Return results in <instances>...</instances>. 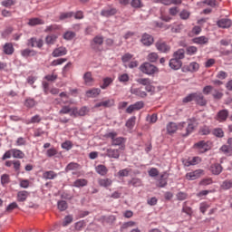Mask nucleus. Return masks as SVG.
Returning <instances> with one entry per match:
<instances>
[{"label":"nucleus","instance_id":"nucleus-1","mask_svg":"<svg viewBox=\"0 0 232 232\" xmlns=\"http://www.w3.org/2000/svg\"><path fill=\"white\" fill-rule=\"evenodd\" d=\"M179 129L182 131V137H188V135H191V133L195 131V124L193 121H191V120H189L188 122H180L179 124Z\"/></svg>","mask_w":232,"mask_h":232},{"label":"nucleus","instance_id":"nucleus-2","mask_svg":"<svg viewBox=\"0 0 232 232\" xmlns=\"http://www.w3.org/2000/svg\"><path fill=\"white\" fill-rule=\"evenodd\" d=\"M140 72L142 73H145L146 75H154V73H157L159 72V69L157 66L150 63H144L140 66Z\"/></svg>","mask_w":232,"mask_h":232},{"label":"nucleus","instance_id":"nucleus-3","mask_svg":"<svg viewBox=\"0 0 232 232\" xmlns=\"http://www.w3.org/2000/svg\"><path fill=\"white\" fill-rule=\"evenodd\" d=\"M117 14V8L113 6L104 7L101 11L102 17H113V15Z\"/></svg>","mask_w":232,"mask_h":232},{"label":"nucleus","instance_id":"nucleus-4","mask_svg":"<svg viewBox=\"0 0 232 232\" xmlns=\"http://www.w3.org/2000/svg\"><path fill=\"white\" fill-rule=\"evenodd\" d=\"M194 102L198 106L208 105V100H206V97H204V94H202V92H195Z\"/></svg>","mask_w":232,"mask_h":232},{"label":"nucleus","instance_id":"nucleus-5","mask_svg":"<svg viewBox=\"0 0 232 232\" xmlns=\"http://www.w3.org/2000/svg\"><path fill=\"white\" fill-rule=\"evenodd\" d=\"M111 146H119V150L121 151H124L126 150V138L118 137L113 141H111Z\"/></svg>","mask_w":232,"mask_h":232},{"label":"nucleus","instance_id":"nucleus-6","mask_svg":"<svg viewBox=\"0 0 232 232\" xmlns=\"http://www.w3.org/2000/svg\"><path fill=\"white\" fill-rule=\"evenodd\" d=\"M157 50L161 53H169L171 47L166 42L159 41L155 44Z\"/></svg>","mask_w":232,"mask_h":232},{"label":"nucleus","instance_id":"nucleus-7","mask_svg":"<svg viewBox=\"0 0 232 232\" xmlns=\"http://www.w3.org/2000/svg\"><path fill=\"white\" fill-rule=\"evenodd\" d=\"M198 68L200 65L197 62H192L188 65H185L182 67V72H191V73H195V72H198Z\"/></svg>","mask_w":232,"mask_h":232},{"label":"nucleus","instance_id":"nucleus-8","mask_svg":"<svg viewBox=\"0 0 232 232\" xmlns=\"http://www.w3.org/2000/svg\"><path fill=\"white\" fill-rule=\"evenodd\" d=\"M228 117H229V111H227V109H223L217 113L216 120H218V122H226Z\"/></svg>","mask_w":232,"mask_h":232},{"label":"nucleus","instance_id":"nucleus-9","mask_svg":"<svg viewBox=\"0 0 232 232\" xmlns=\"http://www.w3.org/2000/svg\"><path fill=\"white\" fill-rule=\"evenodd\" d=\"M154 39L153 36H151L150 34L145 33L142 34L141 39H140V43H142V44L144 46H151V44H153L154 43Z\"/></svg>","mask_w":232,"mask_h":232},{"label":"nucleus","instance_id":"nucleus-10","mask_svg":"<svg viewBox=\"0 0 232 232\" xmlns=\"http://www.w3.org/2000/svg\"><path fill=\"white\" fill-rule=\"evenodd\" d=\"M204 173L202 169H197L192 172H188L186 175L187 180H197V179H200V176Z\"/></svg>","mask_w":232,"mask_h":232},{"label":"nucleus","instance_id":"nucleus-11","mask_svg":"<svg viewBox=\"0 0 232 232\" xmlns=\"http://www.w3.org/2000/svg\"><path fill=\"white\" fill-rule=\"evenodd\" d=\"M43 44H44L43 39L33 37L28 41V46H31L32 48H43Z\"/></svg>","mask_w":232,"mask_h":232},{"label":"nucleus","instance_id":"nucleus-12","mask_svg":"<svg viewBox=\"0 0 232 232\" xmlns=\"http://www.w3.org/2000/svg\"><path fill=\"white\" fill-rule=\"evenodd\" d=\"M168 173L164 172L160 176L158 179V184H156L157 188H166L168 186Z\"/></svg>","mask_w":232,"mask_h":232},{"label":"nucleus","instance_id":"nucleus-13","mask_svg":"<svg viewBox=\"0 0 232 232\" xmlns=\"http://www.w3.org/2000/svg\"><path fill=\"white\" fill-rule=\"evenodd\" d=\"M106 155L109 159H119L121 157V150L119 149H107Z\"/></svg>","mask_w":232,"mask_h":232},{"label":"nucleus","instance_id":"nucleus-14","mask_svg":"<svg viewBox=\"0 0 232 232\" xmlns=\"http://www.w3.org/2000/svg\"><path fill=\"white\" fill-rule=\"evenodd\" d=\"M169 66L171 70H180L182 68V61L172 58L169 60Z\"/></svg>","mask_w":232,"mask_h":232},{"label":"nucleus","instance_id":"nucleus-15","mask_svg":"<svg viewBox=\"0 0 232 232\" xmlns=\"http://www.w3.org/2000/svg\"><path fill=\"white\" fill-rule=\"evenodd\" d=\"M194 148H196V150H198L200 153H206V151H208V143L204 140H200L194 144Z\"/></svg>","mask_w":232,"mask_h":232},{"label":"nucleus","instance_id":"nucleus-16","mask_svg":"<svg viewBox=\"0 0 232 232\" xmlns=\"http://www.w3.org/2000/svg\"><path fill=\"white\" fill-rule=\"evenodd\" d=\"M222 165L219 163H214L209 168V171L212 173V175H220L222 173Z\"/></svg>","mask_w":232,"mask_h":232},{"label":"nucleus","instance_id":"nucleus-17","mask_svg":"<svg viewBox=\"0 0 232 232\" xmlns=\"http://www.w3.org/2000/svg\"><path fill=\"white\" fill-rule=\"evenodd\" d=\"M217 24L219 28H231L232 22L231 19L222 18L218 21Z\"/></svg>","mask_w":232,"mask_h":232},{"label":"nucleus","instance_id":"nucleus-18","mask_svg":"<svg viewBox=\"0 0 232 232\" xmlns=\"http://www.w3.org/2000/svg\"><path fill=\"white\" fill-rule=\"evenodd\" d=\"M136 226H137L136 222H134V221H128V222L123 223L121 226L120 231L121 232H128L130 227H136Z\"/></svg>","mask_w":232,"mask_h":232},{"label":"nucleus","instance_id":"nucleus-19","mask_svg":"<svg viewBox=\"0 0 232 232\" xmlns=\"http://www.w3.org/2000/svg\"><path fill=\"white\" fill-rule=\"evenodd\" d=\"M129 188H140L142 187V179L139 178H132L130 180L128 181Z\"/></svg>","mask_w":232,"mask_h":232},{"label":"nucleus","instance_id":"nucleus-20","mask_svg":"<svg viewBox=\"0 0 232 232\" xmlns=\"http://www.w3.org/2000/svg\"><path fill=\"white\" fill-rule=\"evenodd\" d=\"M68 53V50L65 47H59L53 50V57H63V55H66Z\"/></svg>","mask_w":232,"mask_h":232},{"label":"nucleus","instance_id":"nucleus-21","mask_svg":"<svg viewBox=\"0 0 232 232\" xmlns=\"http://www.w3.org/2000/svg\"><path fill=\"white\" fill-rule=\"evenodd\" d=\"M83 81L86 86L93 85V76L92 75V72H87L83 74Z\"/></svg>","mask_w":232,"mask_h":232},{"label":"nucleus","instance_id":"nucleus-22","mask_svg":"<svg viewBox=\"0 0 232 232\" xmlns=\"http://www.w3.org/2000/svg\"><path fill=\"white\" fill-rule=\"evenodd\" d=\"M3 50L5 55H12L14 52H15V49L14 48V44H12V43L5 44Z\"/></svg>","mask_w":232,"mask_h":232},{"label":"nucleus","instance_id":"nucleus-23","mask_svg":"<svg viewBox=\"0 0 232 232\" xmlns=\"http://www.w3.org/2000/svg\"><path fill=\"white\" fill-rule=\"evenodd\" d=\"M30 197V192L26 190H21L17 193V200L18 202H24Z\"/></svg>","mask_w":232,"mask_h":232},{"label":"nucleus","instance_id":"nucleus-24","mask_svg":"<svg viewBox=\"0 0 232 232\" xmlns=\"http://www.w3.org/2000/svg\"><path fill=\"white\" fill-rule=\"evenodd\" d=\"M43 179L45 180H53V179H57V173L53 170H47L44 172Z\"/></svg>","mask_w":232,"mask_h":232},{"label":"nucleus","instance_id":"nucleus-25","mask_svg":"<svg viewBox=\"0 0 232 232\" xmlns=\"http://www.w3.org/2000/svg\"><path fill=\"white\" fill-rule=\"evenodd\" d=\"M130 92L132 93V95H136L137 97H140L141 99H144V97L148 96V93L140 90V88H133L130 90Z\"/></svg>","mask_w":232,"mask_h":232},{"label":"nucleus","instance_id":"nucleus-26","mask_svg":"<svg viewBox=\"0 0 232 232\" xmlns=\"http://www.w3.org/2000/svg\"><path fill=\"white\" fill-rule=\"evenodd\" d=\"M101 95V89L93 88L86 92V96L91 98L99 97Z\"/></svg>","mask_w":232,"mask_h":232},{"label":"nucleus","instance_id":"nucleus-27","mask_svg":"<svg viewBox=\"0 0 232 232\" xmlns=\"http://www.w3.org/2000/svg\"><path fill=\"white\" fill-rule=\"evenodd\" d=\"M195 44H208L209 43V38L206 36H198L193 39Z\"/></svg>","mask_w":232,"mask_h":232},{"label":"nucleus","instance_id":"nucleus-28","mask_svg":"<svg viewBox=\"0 0 232 232\" xmlns=\"http://www.w3.org/2000/svg\"><path fill=\"white\" fill-rule=\"evenodd\" d=\"M99 186L102 188H110L111 184H113V181L111 179H101L98 180Z\"/></svg>","mask_w":232,"mask_h":232},{"label":"nucleus","instance_id":"nucleus-29","mask_svg":"<svg viewBox=\"0 0 232 232\" xmlns=\"http://www.w3.org/2000/svg\"><path fill=\"white\" fill-rule=\"evenodd\" d=\"M173 57L178 61H182V59L186 57V51H184V49H179L178 51L174 52Z\"/></svg>","mask_w":232,"mask_h":232},{"label":"nucleus","instance_id":"nucleus-30","mask_svg":"<svg viewBox=\"0 0 232 232\" xmlns=\"http://www.w3.org/2000/svg\"><path fill=\"white\" fill-rule=\"evenodd\" d=\"M74 188H84V186H88V180L85 179H78L73 182Z\"/></svg>","mask_w":232,"mask_h":232},{"label":"nucleus","instance_id":"nucleus-31","mask_svg":"<svg viewBox=\"0 0 232 232\" xmlns=\"http://www.w3.org/2000/svg\"><path fill=\"white\" fill-rule=\"evenodd\" d=\"M95 169H96V173H98V175H101L102 177H104V175L108 173V169L104 165H98L95 168Z\"/></svg>","mask_w":232,"mask_h":232},{"label":"nucleus","instance_id":"nucleus-32","mask_svg":"<svg viewBox=\"0 0 232 232\" xmlns=\"http://www.w3.org/2000/svg\"><path fill=\"white\" fill-rule=\"evenodd\" d=\"M11 151L14 159H24V152H23L21 150L12 149Z\"/></svg>","mask_w":232,"mask_h":232},{"label":"nucleus","instance_id":"nucleus-33","mask_svg":"<svg viewBox=\"0 0 232 232\" xmlns=\"http://www.w3.org/2000/svg\"><path fill=\"white\" fill-rule=\"evenodd\" d=\"M178 130H179V126H177V123H175V122H169L167 125V131L169 134L175 133V131H177Z\"/></svg>","mask_w":232,"mask_h":232},{"label":"nucleus","instance_id":"nucleus-34","mask_svg":"<svg viewBox=\"0 0 232 232\" xmlns=\"http://www.w3.org/2000/svg\"><path fill=\"white\" fill-rule=\"evenodd\" d=\"M212 135L218 137V139H222L224 137V130L222 128H215L212 130Z\"/></svg>","mask_w":232,"mask_h":232},{"label":"nucleus","instance_id":"nucleus-35","mask_svg":"<svg viewBox=\"0 0 232 232\" xmlns=\"http://www.w3.org/2000/svg\"><path fill=\"white\" fill-rule=\"evenodd\" d=\"M29 26H37V24H44V21L40 18H31L28 22Z\"/></svg>","mask_w":232,"mask_h":232},{"label":"nucleus","instance_id":"nucleus-36","mask_svg":"<svg viewBox=\"0 0 232 232\" xmlns=\"http://www.w3.org/2000/svg\"><path fill=\"white\" fill-rule=\"evenodd\" d=\"M220 151H222L224 155H232V147L229 145H223L220 148Z\"/></svg>","mask_w":232,"mask_h":232},{"label":"nucleus","instance_id":"nucleus-37","mask_svg":"<svg viewBox=\"0 0 232 232\" xmlns=\"http://www.w3.org/2000/svg\"><path fill=\"white\" fill-rule=\"evenodd\" d=\"M232 188V179H226L222 182L221 184V188L222 189H231Z\"/></svg>","mask_w":232,"mask_h":232},{"label":"nucleus","instance_id":"nucleus-38","mask_svg":"<svg viewBox=\"0 0 232 232\" xmlns=\"http://www.w3.org/2000/svg\"><path fill=\"white\" fill-rule=\"evenodd\" d=\"M57 206L60 211H66L68 209V203L64 200L58 201Z\"/></svg>","mask_w":232,"mask_h":232},{"label":"nucleus","instance_id":"nucleus-39","mask_svg":"<svg viewBox=\"0 0 232 232\" xmlns=\"http://www.w3.org/2000/svg\"><path fill=\"white\" fill-rule=\"evenodd\" d=\"M55 41H57V36L55 34L48 35L45 38L46 44H55Z\"/></svg>","mask_w":232,"mask_h":232},{"label":"nucleus","instance_id":"nucleus-40","mask_svg":"<svg viewBox=\"0 0 232 232\" xmlns=\"http://www.w3.org/2000/svg\"><path fill=\"white\" fill-rule=\"evenodd\" d=\"M72 111V107L69 105H64L62 107V109L59 111V115H68Z\"/></svg>","mask_w":232,"mask_h":232},{"label":"nucleus","instance_id":"nucleus-41","mask_svg":"<svg viewBox=\"0 0 232 232\" xmlns=\"http://www.w3.org/2000/svg\"><path fill=\"white\" fill-rule=\"evenodd\" d=\"M187 55H195L198 49L196 46L190 45L186 48Z\"/></svg>","mask_w":232,"mask_h":232},{"label":"nucleus","instance_id":"nucleus-42","mask_svg":"<svg viewBox=\"0 0 232 232\" xmlns=\"http://www.w3.org/2000/svg\"><path fill=\"white\" fill-rule=\"evenodd\" d=\"M137 82L142 86H148L149 84H151V80L150 78H139Z\"/></svg>","mask_w":232,"mask_h":232},{"label":"nucleus","instance_id":"nucleus-43","mask_svg":"<svg viewBox=\"0 0 232 232\" xmlns=\"http://www.w3.org/2000/svg\"><path fill=\"white\" fill-rule=\"evenodd\" d=\"M113 82V80L110 77L103 79V83L101 85L102 90H106L110 84Z\"/></svg>","mask_w":232,"mask_h":232},{"label":"nucleus","instance_id":"nucleus-44","mask_svg":"<svg viewBox=\"0 0 232 232\" xmlns=\"http://www.w3.org/2000/svg\"><path fill=\"white\" fill-rule=\"evenodd\" d=\"M35 104H37V102L33 98H27L24 102V106H26V108H34Z\"/></svg>","mask_w":232,"mask_h":232},{"label":"nucleus","instance_id":"nucleus-45","mask_svg":"<svg viewBox=\"0 0 232 232\" xmlns=\"http://www.w3.org/2000/svg\"><path fill=\"white\" fill-rule=\"evenodd\" d=\"M189 15H191V13H189L188 10H182L179 13V17L183 21H188V19H189Z\"/></svg>","mask_w":232,"mask_h":232},{"label":"nucleus","instance_id":"nucleus-46","mask_svg":"<svg viewBox=\"0 0 232 232\" xmlns=\"http://www.w3.org/2000/svg\"><path fill=\"white\" fill-rule=\"evenodd\" d=\"M46 157L52 159V157H55L57 155V150L55 148L48 149L45 152Z\"/></svg>","mask_w":232,"mask_h":232},{"label":"nucleus","instance_id":"nucleus-47","mask_svg":"<svg viewBox=\"0 0 232 232\" xmlns=\"http://www.w3.org/2000/svg\"><path fill=\"white\" fill-rule=\"evenodd\" d=\"M78 168H79V164L71 162L66 166L65 171L66 173H68V171H73V169H77Z\"/></svg>","mask_w":232,"mask_h":232},{"label":"nucleus","instance_id":"nucleus-48","mask_svg":"<svg viewBox=\"0 0 232 232\" xmlns=\"http://www.w3.org/2000/svg\"><path fill=\"white\" fill-rule=\"evenodd\" d=\"M200 162H202V159H200V157H194L188 160V166H196V164H200Z\"/></svg>","mask_w":232,"mask_h":232},{"label":"nucleus","instance_id":"nucleus-49","mask_svg":"<svg viewBox=\"0 0 232 232\" xmlns=\"http://www.w3.org/2000/svg\"><path fill=\"white\" fill-rule=\"evenodd\" d=\"M137 120V118L135 116L130 118L125 126H127L130 130H131L133 128V126H135V121Z\"/></svg>","mask_w":232,"mask_h":232},{"label":"nucleus","instance_id":"nucleus-50","mask_svg":"<svg viewBox=\"0 0 232 232\" xmlns=\"http://www.w3.org/2000/svg\"><path fill=\"white\" fill-rule=\"evenodd\" d=\"M176 198H177V200H180V201L186 200V198H188V193L179 191L176 194Z\"/></svg>","mask_w":232,"mask_h":232},{"label":"nucleus","instance_id":"nucleus-51","mask_svg":"<svg viewBox=\"0 0 232 232\" xmlns=\"http://www.w3.org/2000/svg\"><path fill=\"white\" fill-rule=\"evenodd\" d=\"M195 101V92H192L188 95H187L185 98H183L182 102L188 103Z\"/></svg>","mask_w":232,"mask_h":232},{"label":"nucleus","instance_id":"nucleus-52","mask_svg":"<svg viewBox=\"0 0 232 232\" xmlns=\"http://www.w3.org/2000/svg\"><path fill=\"white\" fill-rule=\"evenodd\" d=\"M71 17H73V12L62 13L60 14V21H64V19H70Z\"/></svg>","mask_w":232,"mask_h":232},{"label":"nucleus","instance_id":"nucleus-53","mask_svg":"<svg viewBox=\"0 0 232 232\" xmlns=\"http://www.w3.org/2000/svg\"><path fill=\"white\" fill-rule=\"evenodd\" d=\"M67 59L66 58H59L57 60H54L52 62L51 66H59L64 63H66Z\"/></svg>","mask_w":232,"mask_h":232},{"label":"nucleus","instance_id":"nucleus-54","mask_svg":"<svg viewBox=\"0 0 232 232\" xmlns=\"http://www.w3.org/2000/svg\"><path fill=\"white\" fill-rule=\"evenodd\" d=\"M63 150H66L67 151H70L72 148H73V144H72V141L66 140L63 143H62Z\"/></svg>","mask_w":232,"mask_h":232},{"label":"nucleus","instance_id":"nucleus-55","mask_svg":"<svg viewBox=\"0 0 232 232\" xmlns=\"http://www.w3.org/2000/svg\"><path fill=\"white\" fill-rule=\"evenodd\" d=\"M73 37H75V34L72 31H67L63 34V39H65L66 41H72V39H73Z\"/></svg>","mask_w":232,"mask_h":232},{"label":"nucleus","instance_id":"nucleus-56","mask_svg":"<svg viewBox=\"0 0 232 232\" xmlns=\"http://www.w3.org/2000/svg\"><path fill=\"white\" fill-rule=\"evenodd\" d=\"M10 183V176L8 174H3L1 176V184L2 186H5V184Z\"/></svg>","mask_w":232,"mask_h":232},{"label":"nucleus","instance_id":"nucleus-57","mask_svg":"<svg viewBox=\"0 0 232 232\" xmlns=\"http://www.w3.org/2000/svg\"><path fill=\"white\" fill-rule=\"evenodd\" d=\"M157 59H159V54H157V53H149L148 61H150V63H156Z\"/></svg>","mask_w":232,"mask_h":232},{"label":"nucleus","instance_id":"nucleus-58","mask_svg":"<svg viewBox=\"0 0 232 232\" xmlns=\"http://www.w3.org/2000/svg\"><path fill=\"white\" fill-rule=\"evenodd\" d=\"M199 133L201 135H209V133H211V130L209 129V127L205 125L199 129Z\"/></svg>","mask_w":232,"mask_h":232},{"label":"nucleus","instance_id":"nucleus-59","mask_svg":"<svg viewBox=\"0 0 232 232\" xmlns=\"http://www.w3.org/2000/svg\"><path fill=\"white\" fill-rule=\"evenodd\" d=\"M115 220H117V218L113 215L103 218V221L107 224H113Z\"/></svg>","mask_w":232,"mask_h":232},{"label":"nucleus","instance_id":"nucleus-60","mask_svg":"<svg viewBox=\"0 0 232 232\" xmlns=\"http://www.w3.org/2000/svg\"><path fill=\"white\" fill-rule=\"evenodd\" d=\"M118 81H120V82H128V81H130V76L128 73L120 74Z\"/></svg>","mask_w":232,"mask_h":232},{"label":"nucleus","instance_id":"nucleus-61","mask_svg":"<svg viewBox=\"0 0 232 232\" xmlns=\"http://www.w3.org/2000/svg\"><path fill=\"white\" fill-rule=\"evenodd\" d=\"M69 114H70V117H74V118L79 117V109H77V107H71V111Z\"/></svg>","mask_w":232,"mask_h":232},{"label":"nucleus","instance_id":"nucleus-62","mask_svg":"<svg viewBox=\"0 0 232 232\" xmlns=\"http://www.w3.org/2000/svg\"><path fill=\"white\" fill-rule=\"evenodd\" d=\"M209 184H213V179L211 178L203 179L199 182V186H209Z\"/></svg>","mask_w":232,"mask_h":232},{"label":"nucleus","instance_id":"nucleus-63","mask_svg":"<svg viewBox=\"0 0 232 232\" xmlns=\"http://www.w3.org/2000/svg\"><path fill=\"white\" fill-rule=\"evenodd\" d=\"M149 177H159V169H157L156 168H151L149 171H148Z\"/></svg>","mask_w":232,"mask_h":232},{"label":"nucleus","instance_id":"nucleus-64","mask_svg":"<svg viewBox=\"0 0 232 232\" xmlns=\"http://www.w3.org/2000/svg\"><path fill=\"white\" fill-rule=\"evenodd\" d=\"M214 88L211 85H207L203 88L202 92L204 95H209L213 92Z\"/></svg>","mask_w":232,"mask_h":232}]
</instances>
